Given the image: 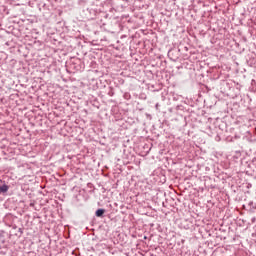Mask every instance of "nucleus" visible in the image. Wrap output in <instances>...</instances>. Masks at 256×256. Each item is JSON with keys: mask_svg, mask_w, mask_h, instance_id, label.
Segmentation results:
<instances>
[{"mask_svg": "<svg viewBox=\"0 0 256 256\" xmlns=\"http://www.w3.org/2000/svg\"><path fill=\"white\" fill-rule=\"evenodd\" d=\"M18 232L20 233V237H21V235H23V228H19Z\"/></svg>", "mask_w": 256, "mask_h": 256, "instance_id": "nucleus-8", "label": "nucleus"}, {"mask_svg": "<svg viewBox=\"0 0 256 256\" xmlns=\"http://www.w3.org/2000/svg\"><path fill=\"white\" fill-rule=\"evenodd\" d=\"M249 205H250V206H253V202H250Z\"/></svg>", "mask_w": 256, "mask_h": 256, "instance_id": "nucleus-10", "label": "nucleus"}, {"mask_svg": "<svg viewBox=\"0 0 256 256\" xmlns=\"http://www.w3.org/2000/svg\"><path fill=\"white\" fill-rule=\"evenodd\" d=\"M78 5L80 7H85V5H87V0H78Z\"/></svg>", "mask_w": 256, "mask_h": 256, "instance_id": "nucleus-5", "label": "nucleus"}, {"mask_svg": "<svg viewBox=\"0 0 256 256\" xmlns=\"http://www.w3.org/2000/svg\"><path fill=\"white\" fill-rule=\"evenodd\" d=\"M108 95H109L110 97H113V95H115V92H113V90H111L110 92H108Z\"/></svg>", "mask_w": 256, "mask_h": 256, "instance_id": "nucleus-7", "label": "nucleus"}, {"mask_svg": "<svg viewBox=\"0 0 256 256\" xmlns=\"http://www.w3.org/2000/svg\"><path fill=\"white\" fill-rule=\"evenodd\" d=\"M123 98H124L126 101H129V100L131 99V93H129V92L124 93Z\"/></svg>", "mask_w": 256, "mask_h": 256, "instance_id": "nucleus-6", "label": "nucleus"}, {"mask_svg": "<svg viewBox=\"0 0 256 256\" xmlns=\"http://www.w3.org/2000/svg\"><path fill=\"white\" fill-rule=\"evenodd\" d=\"M95 215H96V217H104L105 209H103V208L97 209L96 212H95Z\"/></svg>", "mask_w": 256, "mask_h": 256, "instance_id": "nucleus-4", "label": "nucleus"}, {"mask_svg": "<svg viewBox=\"0 0 256 256\" xmlns=\"http://www.w3.org/2000/svg\"><path fill=\"white\" fill-rule=\"evenodd\" d=\"M218 137V141H219V139H221V138H219V136H217Z\"/></svg>", "mask_w": 256, "mask_h": 256, "instance_id": "nucleus-12", "label": "nucleus"}, {"mask_svg": "<svg viewBox=\"0 0 256 256\" xmlns=\"http://www.w3.org/2000/svg\"><path fill=\"white\" fill-rule=\"evenodd\" d=\"M83 13L85 15V19H88V21H91L97 17V11L94 9L87 8L83 11Z\"/></svg>", "mask_w": 256, "mask_h": 256, "instance_id": "nucleus-1", "label": "nucleus"}, {"mask_svg": "<svg viewBox=\"0 0 256 256\" xmlns=\"http://www.w3.org/2000/svg\"><path fill=\"white\" fill-rule=\"evenodd\" d=\"M173 53V50H169L168 57H171V54Z\"/></svg>", "mask_w": 256, "mask_h": 256, "instance_id": "nucleus-9", "label": "nucleus"}, {"mask_svg": "<svg viewBox=\"0 0 256 256\" xmlns=\"http://www.w3.org/2000/svg\"><path fill=\"white\" fill-rule=\"evenodd\" d=\"M7 191H9V185L5 184L3 181H0V195L7 193Z\"/></svg>", "mask_w": 256, "mask_h": 256, "instance_id": "nucleus-2", "label": "nucleus"}, {"mask_svg": "<svg viewBox=\"0 0 256 256\" xmlns=\"http://www.w3.org/2000/svg\"><path fill=\"white\" fill-rule=\"evenodd\" d=\"M6 239H5V232L0 231V249H3L5 247Z\"/></svg>", "mask_w": 256, "mask_h": 256, "instance_id": "nucleus-3", "label": "nucleus"}, {"mask_svg": "<svg viewBox=\"0 0 256 256\" xmlns=\"http://www.w3.org/2000/svg\"><path fill=\"white\" fill-rule=\"evenodd\" d=\"M252 222H253V223L255 222V218L252 220Z\"/></svg>", "mask_w": 256, "mask_h": 256, "instance_id": "nucleus-11", "label": "nucleus"}]
</instances>
